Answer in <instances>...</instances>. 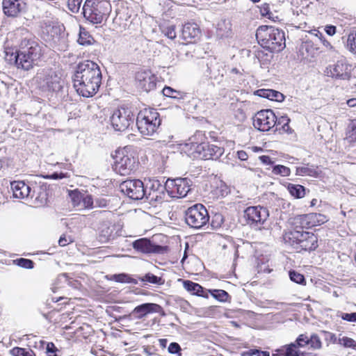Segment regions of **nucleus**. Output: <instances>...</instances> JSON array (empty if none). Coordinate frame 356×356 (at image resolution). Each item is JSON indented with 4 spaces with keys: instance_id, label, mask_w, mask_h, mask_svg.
Returning <instances> with one entry per match:
<instances>
[{
    "instance_id": "nucleus-1",
    "label": "nucleus",
    "mask_w": 356,
    "mask_h": 356,
    "mask_svg": "<svg viewBox=\"0 0 356 356\" xmlns=\"http://www.w3.org/2000/svg\"><path fill=\"white\" fill-rule=\"evenodd\" d=\"M102 74L99 66L87 60L79 63L72 76L76 92L84 97L94 96L102 83Z\"/></svg>"
},
{
    "instance_id": "nucleus-2",
    "label": "nucleus",
    "mask_w": 356,
    "mask_h": 356,
    "mask_svg": "<svg viewBox=\"0 0 356 356\" xmlns=\"http://www.w3.org/2000/svg\"><path fill=\"white\" fill-rule=\"evenodd\" d=\"M258 42L270 51L279 52L286 47L284 32L271 26H260L256 31Z\"/></svg>"
},
{
    "instance_id": "nucleus-3",
    "label": "nucleus",
    "mask_w": 356,
    "mask_h": 356,
    "mask_svg": "<svg viewBox=\"0 0 356 356\" xmlns=\"http://www.w3.org/2000/svg\"><path fill=\"white\" fill-rule=\"evenodd\" d=\"M42 56V47L38 42L33 40L24 41L16 52L15 64L17 68L29 70L38 64Z\"/></svg>"
},
{
    "instance_id": "nucleus-4",
    "label": "nucleus",
    "mask_w": 356,
    "mask_h": 356,
    "mask_svg": "<svg viewBox=\"0 0 356 356\" xmlns=\"http://www.w3.org/2000/svg\"><path fill=\"white\" fill-rule=\"evenodd\" d=\"M286 244L293 247L297 252L314 251L318 246V237L312 232L294 229L284 235Z\"/></svg>"
},
{
    "instance_id": "nucleus-5",
    "label": "nucleus",
    "mask_w": 356,
    "mask_h": 356,
    "mask_svg": "<svg viewBox=\"0 0 356 356\" xmlns=\"http://www.w3.org/2000/svg\"><path fill=\"white\" fill-rule=\"evenodd\" d=\"M111 11L108 0H86L83 6V15L86 21L92 24H101L105 22Z\"/></svg>"
},
{
    "instance_id": "nucleus-6",
    "label": "nucleus",
    "mask_w": 356,
    "mask_h": 356,
    "mask_svg": "<svg viewBox=\"0 0 356 356\" xmlns=\"http://www.w3.org/2000/svg\"><path fill=\"white\" fill-rule=\"evenodd\" d=\"M159 113L152 108H145L138 113L136 125L139 132L144 136H152L156 133L160 124Z\"/></svg>"
},
{
    "instance_id": "nucleus-7",
    "label": "nucleus",
    "mask_w": 356,
    "mask_h": 356,
    "mask_svg": "<svg viewBox=\"0 0 356 356\" xmlns=\"http://www.w3.org/2000/svg\"><path fill=\"white\" fill-rule=\"evenodd\" d=\"M34 79L38 88L43 92H58L62 90L64 85L60 72L52 69L40 70Z\"/></svg>"
},
{
    "instance_id": "nucleus-8",
    "label": "nucleus",
    "mask_w": 356,
    "mask_h": 356,
    "mask_svg": "<svg viewBox=\"0 0 356 356\" xmlns=\"http://www.w3.org/2000/svg\"><path fill=\"white\" fill-rule=\"evenodd\" d=\"M185 221L192 228L200 229L204 226L209 220V213L201 204H196L185 211Z\"/></svg>"
},
{
    "instance_id": "nucleus-9",
    "label": "nucleus",
    "mask_w": 356,
    "mask_h": 356,
    "mask_svg": "<svg viewBox=\"0 0 356 356\" xmlns=\"http://www.w3.org/2000/svg\"><path fill=\"white\" fill-rule=\"evenodd\" d=\"M145 198L151 204L156 205L161 203L165 197V192L168 193L167 181L163 184L158 179H149L146 183Z\"/></svg>"
},
{
    "instance_id": "nucleus-10",
    "label": "nucleus",
    "mask_w": 356,
    "mask_h": 356,
    "mask_svg": "<svg viewBox=\"0 0 356 356\" xmlns=\"http://www.w3.org/2000/svg\"><path fill=\"white\" fill-rule=\"evenodd\" d=\"M135 118L132 111L125 107L115 109L110 117L111 124L117 131H124L134 124Z\"/></svg>"
},
{
    "instance_id": "nucleus-11",
    "label": "nucleus",
    "mask_w": 356,
    "mask_h": 356,
    "mask_svg": "<svg viewBox=\"0 0 356 356\" xmlns=\"http://www.w3.org/2000/svg\"><path fill=\"white\" fill-rule=\"evenodd\" d=\"M120 190L132 200H142L145 196L144 183L140 179H127L120 184Z\"/></svg>"
},
{
    "instance_id": "nucleus-12",
    "label": "nucleus",
    "mask_w": 356,
    "mask_h": 356,
    "mask_svg": "<svg viewBox=\"0 0 356 356\" xmlns=\"http://www.w3.org/2000/svg\"><path fill=\"white\" fill-rule=\"evenodd\" d=\"M191 181L187 178L167 179L168 193L172 197H186L191 190Z\"/></svg>"
},
{
    "instance_id": "nucleus-13",
    "label": "nucleus",
    "mask_w": 356,
    "mask_h": 356,
    "mask_svg": "<svg viewBox=\"0 0 356 356\" xmlns=\"http://www.w3.org/2000/svg\"><path fill=\"white\" fill-rule=\"evenodd\" d=\"M253 125L261 131H269L276 125V114L270 109L261 110L254 116Z\"/></svg>"
},
{
    "instance_id": "nucleus-14",
    "label": "nucleus",
    "mask_w": 356,
    "mask_h": 356,
    "mask_svg": "<svg viewBox=\"0 0 356 356\" xmlns=\"http://www.w3.org/2000/svg\"><path fill=\"white\" fill-rule=\"evenodd\" d=\"M351 65L344 59L339 60L326 69L327 75L340 80H349L351 74Z\"/></svg>"
},
{
    "instance_id": "nucleus-15",
    "label": "nucleus",
    "mask_w": 356,
    "mask_h": 356,
    "mask_svg": "<svg viewBox=\"0 0 356 356\" xmlns=\"http://www.w3.org/2000/svg\"><path fill=\"white\" fill-rule=\"evenodd\" d=\"M245 216L250 225H261L269 217L267 208L261 206L249 207L245 210Z\"/></svg>"
},
{
    "instance_id": "nucleus-16",
    "label": "nucleus",
    "mask_w": 356,
    "mask_h": 356,
    "mask_svg": "<svg viewBox=\"0 0 356 356\" xmlns=\"http://www.w3.org/2000/svg\"><path fill=\"white\" fill-rule=\"evenodd\" d=\"M134 250L143 254H163L166 250V247L156 245L147 238L136 240L132 243Z\"/></svg>"
},
{
    "instance_id": "nucleus-17",
    "label": "nucleus",
    "mask_w": 356,
    "mask_h": 356,
    "mask_svg": "<svg viewBox=\"0 0 356 356\" xmlns=\"http://www.w3.org/2000/svg\"><path fill=\"white\" fill-rule=\"evenodd\" d=\"M136 161L134 157L118 152L114 165L116 172L121 175H127L134 169Z\"/></svg>"
},
{
    "instance_id": "nucleus-18",
    "label": "nucleus",
    "mask_w": 356,
    "mask_h": 356,
    "mask_svg": "<svg viewBox=\"0 0 356 356\" xmlns=\"http://www.w3.org/2000/svg\"><path fill=\"white\" fill-rule=\"evenodd\" d=\"M110 215V212L107 211H96L93 212V216L104 220L98 228L99 230V237L104 241H108L113 237V226L109 220H105L108 218V216Z\"/></svg>"
},
{
    "instance_id": "nucleus-19",
    "label": "nucleus",
    "mask_w": 356,
    "mask_h": 356,
    "mask_svg": "<svg viewBox=\"0 0 356 356\" xmlns=\"http://www.w3.org/2000/svg\"><path fill=\"white\" fill-rule=\"evenodd\" d=\"M156 76L149 71L139 72L136 75L137 87L147 92L156 88Z\"/></svg>"
},
{
    "instance_id": "nucleus-20",
    "label": "nucleus",
    "mask_w": 356,
    "mask_h": 356,
    "mask_svg": "<svg viewBox=\"0 0 356 356\" xmlns=\"http://www.w3.org/2000/svg\"><path fill=\"white\" fill-rule=\"evenodd\" d=\"M11 189L13 191V197L15 198L33 199L35 193V188L31 191V187L24 181H13L11 183Z\"/></svg>"
},
{
    "instance_id": "nucleus-21",
    "label": "nucleus",
    "mask_w": 356,
    "mask_h": 356,
    "mask_svg": "<svg viewBox=\"0 0 356 356\" xmlns=\"http://www.w3.org/2000/svg\"><path fill=\"white\" fill-rule=\"evenodd\" d=\"M200 29L195 23H186L181 30V38L188 43H194L200 37Z\"/></svg>"
},
{
    "instance_id": "nucleus-22",
    "label": "nucleus",
    "mask_w": 356,
    "mask_h": 356,
    "mask_svg": "<svg viewBox=\"0 0 356 356\" xmlns=\"http://www.w3.org/2000/svg\"><path fill=\"white\" fill-rule=\"evenodd\" d=\"M163 308L156 303H144L136 307L131 314L137 319H141L151 313H161Z\"/></svg>"
},
{
    "instance_id": "nucleus-23",
    "label": "nucleus",
    "mask_w": 356,
    "mask_h": 356,
    "mask_svg": "<svg viewBox=\"0 0 356 356\" xmlns=\"http://www.w3.org/2000/svg\"><path fill=\"white\" fill-rule=\"evenodd\" d=\"M207 69L204 75L211 79H217L219 76L222 77V65L216 58H209L206 63Z\"/></svg>"
},
{
    "instance_id": "nucleus-24",
    "label": "nucleus",
    "mask_w": 356,
    "mask_h": 356,
    "mask_svg": "<svg viewBox=\"0 0 356 356\" xmlns=\"http://www.w3.org/2000/svg\"><path fill=\"white\" fill-rule=\"evenodd\" d=\"M2 6L3 13L8 17H16L21 11L19 0H3Z\"/></svg>"
},
{
    "instance_id": "nucleus-25",
    "label": "nucleus",
    "mask_w": 356,
    "mask_h": 356,
    "mask_svg": "<svg viewBox=\"0 0 356 356\" xmlns=\"http://www.w3.org/2000/svg\"><path fill=\"white\" fill-rule=\"evenodd\" d=\"M224 153V149L215 145H211L206 143L204 153L202 155L204 160H216L219 159Z\"/></svg>"
},
{
    "instance_id": "nucleus-26",
    "label": "nucleus",
    "mask_w": 356,
    "mask_h": 356,
    "mask_svg": "<svg viewBox=\"0 0 356 356\" xmlns=\"http://www.w3.org/2000/svg\"><path fill=\"white\" fill-rule=\"evenodd\" d=\"M184 288L190 292L192 295H195L204 298H208V292L204 290V288L197 283L193 282L191 280L183 281Z\"/></svg>"
},
{
    "instance_id": "nucleus-27",
    "label": "nucleus",
    "mask_w": 356,
    "mask_h": 356,
    "mask_svg": "<svg viewBox=\"0 0 356 356\" xmlns=\"http://www.w3.org/2000/svg\"><path fill=\"white\" fill-rule=\"evenodd\" d=\"M254 94L259 97L277 102H282L284 99L283 94L272 89H259Z\"/></svg>"
},
{
    "instance_id": "nucleus-28",
    "label": "nucleus",
    "mask_w": 356,
    "mask_h": 356,
    "mask_svg": "<svg viewBox=\"0 0 356 356\" xmlns=\"http://www.w3.org/2000/svg\"><path fill=\"white\" fill-rule=\"evenodd\" d=\"M137 280L141 282V286H145L149 284L154 285H163L165 280L161 277L156 276L151 273H147L143 276H136Z\"/></svg>"
},
{
    "instance_id": "nucleus-29",
    "label": "nucleus",
    "mask_w": 356,
    "mask_h": 356,
    "mask_svg": "<svg viewBox=\"0 0 356 356\" xmlns=\"http://www.w3.org/2000/svg\"><path fill=\"white\" fill-rule=\"evenodd\" d=\"M95 42L94 38L90 34L86 29L81 26L79 27V33L77 42L82 46H89Z\"/></svg>"
},
{
    "instance_id": "nucleus-30",
    "label": "nucleus",
    "mask_w": 356,
    "mask_h": 356,
    "mask_svg": "<svg viewBox=\"0 0 356 356\" xmlns=\"http://www.w3.org/2000/svg\"><path fill=\"white\" fill-rule=\"evenodd\" d=\"M34 200L33 203L35 207H41L44 205L47 202V193L46 191V187L41 186L38 190H35L34 194Z\"/></svg>"
},
{
    "instance_id": "nucleus-31",
    "label": "nucleus",
    "mask_w": 356,
    "mask_h": 356,
    "mask_svg": "<svg viewBox=\"0 0 356 356\" xmlns=\"http://www.w3.org/2000/svg\"><path fill=\"white\" fill-rule=\"evenodd\" d=\"M292 224L295 226L294 229L303 230L304 228L309 229L308 215H298L292 220Z\"/></svg>"
},
{
    "instance_id": "nucleus-32",
    "label": "nucleus",
    "mask_w": 356,
    "mask_h": 356,
    "mask_svg": "<svg viewBox=\"0 0 356 356\" xmlns=\"http://www.w3.org/2000/svg\"><path fill=\"white\" fill-rule=\"evenodd\" d=\"M307 215L309 228L320 225L327 221L326 216L321 213H310Z\"/></svg>"
},
{
    "instance_id": "nucleus-33",
    "label": "nucleus",
    "mask_w": 356,
    "mask_h": 356,
    "mask_svg": "<svg viewBox=\"0 0 356 356\" xmlns=\"http://www.w3.org/2000/svg\"><path fill=\"white\" fill-rule=\"evenodd\" d=\"M290 119L286 115H276V131L282 130L284 132H290V127L289 123Z\"/></svg>"
},
{
    "instance_id": "nucleus-34",
    "label": "nucleus",
    "mask_w": 356,
    "mask_h": 356,
    "mask_svg": "<svg viewBox=\"0 0 356 356\" xmlns=\"http://www.w3.org/2000/svg\"><path fill=\"white\" fill-rule=\"evenodd\" d=\"M190 140H191L190 143V150L192 151V154H193V156L196 158L202 159V155L204 153V148L206 147V143H195L192 138H190Z\"/></svg>"
},
{
    "instance_id": "nucleus-35",
    "label": "nucleus",
    "mask_w": 356,
    "mask_h": 356,
    "mask_svg": "<svg viewBox=\"0 0 356 356\" xmlns=\"http://www.w3.org/2000/svg\"><path fill=\"white\" fill-rule=\"evenodd\" d=\"M111 280L120 283H129L134 284H138V282L136 278L132 277L128 274L126 273H120V274H115L111 276Z\"/></svg>"
},
{
    "instance_id": "nucleus-36",
    "label": "nucleus",
    "mask_w": 356,
    "mask_h": 356,
    "mask_svg": "<svg viewBox=\"0 0 356 356\" xmlns=\"http://www.w3.org/2000/svg\"><path fill=\"white\" fill-rule=\"evenodd\" d=\"M296 175L300 176H311L316 177L318 176L316 168L314 166L306 165L296 168Z\"/></svg>"
},
{
    "instance_id": "nucleus-37",
    "label": "nucleus",
    "mask_w": 356,
    "mask_h": 356,
    "mask_svg": "<svg viewBox=\"0 0 356 356\" xmlns=\"http://www.w3.org/2000/svg\"><path fill=\"white\" fill-rule=\"evenodd\" d=\"M288 191L296 198H302L305 195V188L302 185L289 184Z\"/></svg>"
},
{
    "instance_id": "nucleus-38",
    "label": "nucleus",
    "mask_w": 356,
    "mask_h": 356,
    "mask_svg": "<svg viewBox=\"0 0 356 356\" xmlns=\"http://www.w3.org/2000/svg\"><path fill=\"white\" fill-rule=\"evenodd\" d=\"M207 292L210 293L215 299L222 302L228 301V299L230 298L229 293L222 289H211L208 290Z\"/></svg>"
},
{
    "instance_id": "nucleus-39",
    "label": "nucleus",
    "mask_w": 356,
    "mask_h": 356,
    "mask_svg": "<svg viewBox=\"0 0 356 356\" xmlns=\"http://www.w3.org/2000/svg\"><path fill=\"white\" fill-rule=\"evenodd\" d=\"M211 79L205 76L197 82V91L205 92L213 86V83L210 81Z\"/></svg>"
},
{
    "instance_id": "nucleus-40",
    "label": "nucleus",
    "mask_w": 356,
    "mask_h": 356,
    "mask_svg": "<svg viewBox=\"0 0 356 356\" xmlns=\"http://www.w3.org/2000/svg\"><path fill=\"white\" fill-rule=\"evenodd\" d=\"M272 172L275 175L287 177L290 175L291 170L289 168L282 165H273Z\"/></svg>"
},
{
    "instance_id": "nucleus-41",
    "label": "nucleus",
    "mask_w": 356,
    "mask_h": 356,
    "mask_svg": "<svg viewBox=\"0 0 356 356\" xmlns=\"http://www.w3.org/2000/svg\"><path fill=\"white\" fill-rule=\"evenodd\" d=\"M289 277L292 282H296L297 284L302 285H305L306 284L304 275L295 270L289 271Z\"/></svg>"
},
{
    "instance_id": "nucleus-42",
    "label": "nucleus",
    "mask_w": 356,
    "mask_h": 356,
    "mask_svg": "<svg viewBox=\"0 0 356 356\" xmlns=\"http://www.w3.org/2000/svg\"><path fill=\"white\" fill-rule=\"evenodd\" d=\"M309 345L312 349L317 350L322 347V342L320 337L316 334H312L309 337Z\"/></svg>"
},
{
    "instance_id": "nucleus-43",
    "label": "nucleus",
    "mask_w": 356,
    "mask_h": 356,
    "mask_svg": "<svg viewBox=\"0 0 356 356\" xmlns=\"http://www.w3.org/2000/svg\"><path fill=\"white\" fill-rule=\"evenodd\" d=\"M14 261L17 266L27 269L33 268L34 265V263L32 260L24 258H20L15 260Z\"/></svg>"
},
{
    "instance_id": "nucleus-44",
    "label": "nucleus",
    "mask_w": 356,
    "mask_h": 356,
    "mask_svg": "<svg viewBox=\"0 0 356 356\" xmlns=\"http://www.w3.org/2000/svg\"><path fill=\"white\" fill-rule=\"evenodd\" d=\"M347 45L352 53L356 54V32L348 35Z\"/></svg>"
},
{
    "instance_id": "nucleus-45",
    "label": "nucleus",
    "mask_w": 356,
    "mask_h": 356,
    "mask_svg": "<svg viewBox=\"0 0 356 356\" xmlns=\"http://www.w3.org/2000/svg\"><path fill=\"white\" fill-rule=\"evenodd\" d=\"M83 0H68L67 6L70 11L76 13L79 12Z\"/></svg>"
},
{
    "instance_id": "nucleus-46",
    "label": "nucleus",
    "mask_w": 356,
    "mask_h": 356,
    "mask_svg": "<svg viewBox=\"0 0 356 356\" xmlns=\"http://www.w3.org/2000/svg\"><path fill=\"white\" fill-rule=\"evenodd\" d=\"M294 343H296L298 348L305 347L309 345V337L305 334H300Z\"/></svg>"
},
{
    "instance_id": "nucleus-47",
    "label": "nucleus",
    "mask_w": 356,
    "mask_h": 356,
    "mask_svg": "<svg viewBox=\"0 0 356 356\" xmlns=\"http://www.w3.org/2000/svg\"><path fill=\"white\" fill-rule=\"evenodd\" d=\"M168 350L169 353H170V354H177V355H178V356H181V348L178 343H176V342L170 343L168 348Z\"/></svg>"
},
{
    "instance_id": "nucleus-48",
    "label": "nucleus",
    "mask_w": 356,
    "mask_h": 356,
    "mask_svg": "<svg viewBox=\"0 0 356 356\" xmlns=\"http://www.w3.org/2000/svg\"><path fill=\"white\" fill-rule=\"evenodd\" d=\"M259 9L262 16L266 17L268 19H271L273 17V13L270 10V6L268 3H265L262 4Z\"/></svg>"
},
{
    "instance_id": "nucleus-49",
    "label": "nucleus",
    "mask_w": 356,
    "mask_h": 356,
    "mask_svg": "<svg viewBox=\"0 0 356 356\" xmlns=\"http://www.w3.org/2000/svg\"><path fill=\"white\" fill-rule=\"evenodd\" d=\"M58 351V348L55 346L52 342L47 343L46 352L49 356H58L56 352Z\"/></svg>"
},
{
    "instance_id": "nucleus-50",
    "label": "nucleus",
    "mask_w": 356,
    "mask_h": 356,
    "mask_svg": "<svg viewBox=\"0 0 356 356\" xmlns=\"http://www.w3.org/2000/svg\"><path fill=\"white\" fill-rule=\"evenodd\" d=\"M81 204L85 208H92L93 205V199L90 195H86L81 199Z\"/></svg>"
},
{
    "instance_id": "nucleus-51",
    "label": "nucleus",
    "mask_w": 356,
    "mask_h": 356,
    "mask_svg": "<svg viewBox=\"0 0 356 356\" xmlns=\"http://www.w3.org/2000/svg\"><path fill=\"white\" fill-rule=\"evenodd\" d=\"M163 33L170 39H174L176 38V31L173 26H170L165 28L163 30Z\"/></svg>"
},
{
    "instance_id": "nucleus-52",
    "label": "nucleus",
    "mask_w": 356,
    "mask_h": 356,
    "mask_svg": "<svg viewBox=\"0 0 356 356\" xmlns=\"http://www.w3.org/2000/svg\"><path fill=\"white\" fill-rule=\"evenodd\" d=\"M162 92L163 94V95L166 96V97H172V98H177V95L179 93L178 91L172 89V88L170 87H165L163 90H162Z\"/></svg>"
},
{
    "instance_id": "nucleus-53",
    "label": "nucleus",
    "mask_w": 356,
    "mask_h": 356,
    "mask_svg": "<svg viewBox=\"0 0 356 356\" xmlns=\"http://www.w3.org/2000/svg\"><path fill=\"white\" fill-rule=\"evenodd\" d=\"M28 350L20 347H15L10 350L13 356H25Z\"/></svg>"
},
{
    "instance_id": "nucleus-54",
    "label": "nucleus",
    "mask_w": 356,
    "mask_h": 356,
    "mask_svg": "<svg viewBox=\"0 0 356 356\" xmlns=\"http://www.w3.org/2000/svg\"><path fill=\"white\" fill-rule=\"evenodd\" d=\"M348 138L350 141L356 140V120H353L350 124V131H349Z\"/></svg>"
},
{
    "instance_id": "nucleus-55",
    "label": "nucleus",
    "mask_w": 356,
    "mask_h": 356,
    "mask_svg": "<svg viewBox=\"0 0 356 356\" xmlns=\"http://www.w3.org/2000/svg\"><path fill=\"white\" fill-rule=\"evenodd\" d=\"M343 320L349 321V322H356V312L353 313H343L341 316Z\"/></svg>"
},
{
    "instance_id": "nucleus-56",
    "label": "nucleus",
    "mask_w": 356,
    "mask_h": 356,
    "mask_svg": "<svg viewBox=\"0 0 356 356\" xmlns=\"http://www.w3.org/2000/svg\"><path fill=\"white\" fill-rule=\"evenodd\" d=\"M341 344L345 347H353L355 346V341L350 338L344 337L341 339Z\"/></svg>"
},
{
    "instance_id": "nucleus-57",
    "label": "nucleus",
    "mask_w": 356,
    "mask_h": 356,
    "mask_svg": "<svg viewBox=\"0 0 356 356\" xmlns=\"http://www.w3.org/2000/svg\"><path fill=\"white\" fill-rule=\"evenodd\" d=\"M314 49L312 46V42L311 41H306L301 46V51H302V54H304L303 51H306L309 53L310 51H314Z\"/></svg>"
},
{
    "instance_id": "nucleus-58",
    "label": "nucleus",
    "mask_w": 356,
    "mask_h": 356,
    "mask_svg": "<svg viewBox=\"0 0 356 356\" xmlns=\"http://www.w3.org/2000/svg\"><path fill=\"white\" fill-rule=\"evenodd\" d=\"M259 159L264 165H271L274 164V161L269 156L262 155L259 157Z\"/></svg>"
},
{
    "instance_id": "nucleus-59",
    "label": "nucleus",
    "mask_w": 356,
    "mask_h": 356,
    "mask_svg": "<svg viewBox=\"0 0 356 356\" xmlns=\"http://www.w3.org/2000/svg\"><path fill=\"white\" fill-rule=\"evenodd\" d=\"M72 242V240L70 237L67 238L65 235H62L58 240V244L62 247L65 246Z\"/></svg>"
},
{
    "instance_id": "nucleus-60",
    "label": "nucleus",
    "mask_w": 356,
    "mask_h": 356,
    "mask_svg": "<svg viewBox=\"0 0 356 356\" xmlns=\"http://www.w3.org/2000/svg\"><path fill=\"white\" fill-rule=\"evenodd\" d=\"M326 33L330 36L334 35L336 33V26L332 25H327L325 27Z\"/></svg>"
},
{
    "instance_id": "nucleus-61",
    "label": "nucleus",
    "mask_w": 356,
    "mask_h": 356,
    "mask_svg": "<svg viewBox=\"0 0 356 356\" xmlns=\"http://www.w3.org/2000/svg\"><path fill=\"white\" fill-rule=\"evenodd\" d=\"M95 204L99 207H106L108 205V201L104 198H97Z\"/></svg>"
},
{
    "instance_id": "nucleus-62",
    "label": "nucleus",
    "mask_w": 356,
    "mask_h": 356,
    "mask_svg": "<svg viewBox=\"0 0 356 356\" xmlns=\"http://www.w3.org/2000/svg\"><path fill=\"white\" fill-rule=\"evenodd\" d=\"M252 354H254L257 356H270V353L268 351L259 350L257 349H254V352Z\"/></svg>"
},
{
    "instance_id": "nucleus-63",
    "label": "nucleus",
    "mask_w": 356,
    "mask_h": 356,
    "mask_svg": "<svg viewBox=\"0 0 356 356\" xmlns=\"http://www.w3.org/2000/svg\"><path fill=\"white\" fill-rule=\"evenodd\" d=\"M237 154L238 159L241 161H246L248 158V154L243 150L238 151Z\"/></svg>"
},
{
    "instance_id": "nucleus-64",
    "label": "nucleus",
    "mask_w": 356,
    "mask_h": 356,
    "mask_svg": "<svg viewBox=\"0 0 356 356\" xmlns=\"http://www.w3.org/2000/svg\"><path fill=\"white\" fill-rule=\"evenodd\" d=\"M346 104L350 107H354L356 106V98H352L348 100H347Z\"/></svg>"
}]
</instances>
